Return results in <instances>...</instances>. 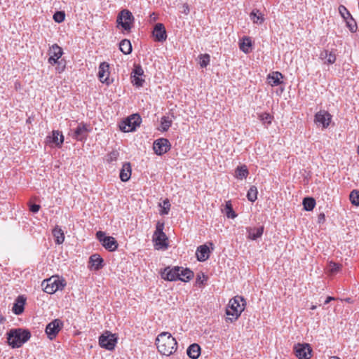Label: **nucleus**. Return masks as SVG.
I'll return each instance as SVG.
<instances>
[{
	"mask_svg": "<svg viewBox=\"0 0 359 359\" xmlns=\"http://www.w3.org/2000/svg\"><path fill=\"white\" fill-rule=\"evenodd\" d=\"M156 345L159 353L167 356L173 354L177 349L176 339L168 332H161L158 335Z\"/></svg>",
	"mask_w": 359,
	"mask_h": 359,
	"instance_id": "obj_1",
	"label": "nucleus"
},
{
	"mask_svg": "<svg viewBox=\"0 0 359 359\" xmlns=\"http://www.w3.org/2000/svg\"><path fill=\"white\" fill-rule=\"evenodd\" d=\"M7 335L8 343L12 348L20 347L31 337L30 332L22 328L11 329Z\"/></svg>",
	"mask_w": 359,
	"mask_h": 359,
	"instance_id": "obj_2",
	"label": "nucleus"
},
{
	"mask_svg": "<svg viewBox=\"0 0 359 359\" xmlns=\"http://www.w3.org/2000/svg\"><path fill=\"white\" fill-rule=\"evenodd\" d=\"M245 305V300L241 296H236L229 300L226 314L232 316V318H229L231 322L238 318L244 311Z\"/></svg>",
	"mask_w": 359,
	"mask_h": 359,
	"instance_id": "obj_3",
	"label": "nucleus"
},
{
	"mask_svg": "<svg viewBox=\"0 0 359 359\" xmlns=\"http://www.w3.org/2000/svg\"><path fill=\"white\" fill-rule=\"evenodd\" d=\"M65 285L66 282L64 279L60 280L55 276L44 280L41 283L43 291L48 294H53L57 290H62Z\"/></svg>",
	"mask_w": 359,
	"mask_h": 359,
	"instance_id": "obj_4",
	"label": "nucleus"
},
{
	"mask_svg": "<svg viewBox=\"0 0 359 359\" xmlns=\"http://www.w3.org/2000/svg\"><path fill=\"white\" fill-rule=\"evenodd\" d=\"M163 229L164 223L158 222L152 238L156 249H167L168 247V237L163 232Z\"/></svg>",
	"mask_w": 359,
	"mask_h": 359,
	"instance_id": "obj_5",
	"label": "nucleus"
},
{
	"mask_svg": "<svg viewBox=\"0 0 359 359\" xmlns=\"http://www.w3.org/2000/svg\"><path fill=\"white\" fill-rule=\"evenodd\" d=\"M96 238L109 252H114L118 248V244L116 240L112 236H106L104 231H97L96 233Z\"/></svg>",
	"mask_w": 359,
	"mask_h": 359,
	"instance_id": "obj_6",
	"label": "nucleus"
},
{
	"mask_svg": "<svg viewBox=\"0 0 359 359\" xmlns=\"http://www.w3.org/2000/svg\"><path fill=\"white\" fill-rule=\"evenodd\" d=\"M142 118L137 114H133L126 118L119 126L120 130L124 133L134 131L141 123Z\"/></svg>",
	"mask_w": 359,
	"mask_h": 359,
	"instance_id": "obj_7",
	"label": "nucleus"
},
{
	"mask_svg": "<svg viewBox=\"0 0 359 359\" xmlns=\"http://www.w3.org/2000/svg\"><path fill=\"white\" fill-rule=\"evenodd\" d=\"M133 22L134 17L132 13L127 9L121 11L117 16L116 22L118 25H121L124 30H130Z\"/></svg>",
	"mask_w": 359,
	"mask_h": 359,
	"instance_id": "obj_8",
	"label": "nucleus"
},
{
	"mask_svg": "<svg viewBox=\"0 0 359 359\" xmlns=\"http://www.w3.org/2000/svg\"><path fill=\"white\" fill-rule=\"evenodd\" d=\"M117 343V337L115 334H111L109 331L104 332L99 337V344L102 348L107 350H114Z\"/></svg>",
	"mask_w": 359,
	"mask_h": 359,
	"instance_id": "obj_9",
	"label": "nucleus"
},
{
	"mask_svg": "<svg viewBox=\"0 0 359 359\" xmlns=\"http://www.w3.org/2000/svg\"><path fill=\"white\" fill-rule=\"evenodd\" d=\"M294 352L299 359H309L311 357L312 348L309 344H297L294 346Z\"/></svg>",
	"mask_w": 359,
	"mask_h": 359,
	"instance_id": "obj_10",
	"label": "nucleus"
},
{
	"mask_svg": "<svg viewBox=\"0 0 359 359\" xmlns=\"http://www.w3.org/2000/svg\"><path fill=\"white\" fill-rule=\"evenodd\" d=\"M171 145L168 139L159 138L154 142L153 149L158 156H161L170 149Z\"/></svg>",
	"mask_w": 359,
	"mask_h": 359,
	"instance_id": "obj_11",
	"label": "nucleus"
},
{
	"mask_svg": "<svg viewBox=\"0 0 359 359\" xmlns=\"http://www.w3.org/2000/svg\"><path fill=\"white\" fill-rule=\"evenodd\" d=\"M63 326V323L60 319H55L49 323L46 327V333L50 339H54Z\"/></svg>",
	"mask_w": 359,
	"mask_h": 359,
	"instance_id": "obj_12",
	"label": "nucleus"
},
{
	"mask_svg": "<svg viewBox=\"0 0 359 359\" xmlns=\"http://www.w3.org/2000/svg\"><path fill=\"white\" fill-rule=\"evenodd\" d=\"M331 119L332 116L330 114L325 110H320L315 115L316 123L321 125L324 128H326L329 126Z\"/></svg>",
	"mask_w": 359,
	"mask_h": 359,
	"instance_id": "obj_13",
	"label": "nucleus"
},
{
	"mask_svg": "<svg viewBox=\"0 0 359 359\" xmlns=\"http://www.w3.org/2000/svg\"><path fill=\"white\" fill-rule=\"evenodd\" d=\"M181 271V267L175 266L174 268L170 269L169 267L165 268L161 273V276L163 279L167 280L168 281H174L177 280H180V271Z\"/></svg>",
	"mask_w": 359,
	"mask_h": 359,
	"instance_id": "obj_14",
	"label": "nucleus"
},
{
	"mask_svg": "<svg viewBox=\"0 0 359 359\" xmlns=\"http://www.w3.org/2000/svg\"><path fill=\"white\" fill-rule=\"evenodd\" d=\"M109 66L108 63L103 62L100 63L99 66V72H98V77L100 81L102 83H104L107 85H109L112 81H110L109 79Z\"/></svg>",
	"mask_w": 359,
	"mask_h": 359,
	"instance_id": "obj_15",
	"label": "nucleus"
},
{
	"mask_svg": "<svg viewBox=\"0 0 359 359\" xmlns=\"http://www.w3.org/2000/svg\"><path fill=\"white\" fill-rule=\"evenodd\" d=\"M89 130L84 123H81L76 127L74 132L73 138L77 141H83L86 140Z\"/></svg>",
	"mask_w": 359,
	"mask_h": 359,
	"instance_id": "obj_16",
	"label": "nucleus"
},
{
	"mask_svg": "<svg viewBox=\"0 0 359 359\" xmlns=\"http://www.w3.org/2000/svg\"><path fill=\"white\" fill-rule=\"evenodd\" d=\"M153 35L155 40L158 42L165 41L167 39V34L165 28L162 23H157L155 25Z\"/></svg>",
	"mask_w": 359,
	"mask_h": 359,
	"instance_id": "obj_17",
	"label": "nucleus"
},
{
	"mask_svg": "<svg viewBox=\"0 0 359 359\" xmlns=\"http://www.w3.org/2000/svg\"><path fill=\"white\" fill-rule=\"evenodd\" d=\"M49 55L50 57L48 58V62L51 65H55L61 57L62 55V49L57 44H53L50 48Z\"/></svg>",
	"mask_w": 359,
	"mask_h": 359,
	"instance_id": "obj_18",
	"label": "nucleus"
},
{
	"mask_svg": "<svg viewBox=\"0 0 359 359\" xmlns=\"http://www.w3.org/2000/svg\"><path fill=\"white\" fill-rule=\"evenodd\" d=\"M26 302V298L20 295L17 297L13 304L12 311L15 315H20L25 310V304Z\"/></svg>",
	"mask_w": 359,
	"mask_h": 359,
	"instance_id": "obj_19",
	"label": "nucleus"
},
{
	"mask_svg": "<svg viewBox=\"0 0 359 359\" xmlns=\"http://www.w3.org/2000/svg\"><path fill=\"white\" fill-rule=\"evenodd\" d=\"M210 249L207 245H202L197 248L196 255L199 262H204L210 257Z\"/></svg>",
	"mask_w": 359,
	"mask_h": 359,
	"instance_id": "obj_20",
	"label": "nucleus"
},
{
	"mask_svg": "<svg viewBox=\"0 0 359 359\" xmlns=\"http://www.w3.org/2000/svg\"><path fill=\"white\" fill-rule=\"evenodd\" d=\"M248 238L255 241L260 238L264 233V226L259 227H248L247 228Z\"/></svg>",
	"mask_w": 359,
	"mask_h": 359,
	"instance_id": "obj_21",
	"label": "nucleus"
},
{
	"mask_svg": "<svg viewBox=\"0 0 359 359\" xmlns=\"http://www.w3.org/2000/svg\"><path fill=\"white\" fill-rule=\"evenodd\" d=\"M319 58L325 60V63L332 65L336 61V55L333 52H329L327 50H323L319 55Z\"/></svg>",
	"mask_w": 359,
	"mask_h": 359,
	"instance_id": "obj_22",
	"label": "nucleus"
},
{
	"mask_svg": "<svg viewBox=\"0 0 359 359\" xmlns=\"http://www.w3.org/2000/svg\"><path fill=\"white\" fill-rule=\"evenodd\" d=\"M131 176V166L130 163H126L123 165L120 172V179L122 182H127Z\"/></svg>",
	"mask_w": 359,
	"mask_h": 359,
	"instance_id": "obj_23",
	"label": "nucleus"
},
{
	"mask_svg": "<svg viewBox=\"0 0 359 359\" xmlns=\"http://www.w3.org/2000/svg\"><path fill=\"white\" fill-rule=\"evenodd\" d=\"M187 353L189 358L197 359L201 354L200 346L198 344H191L187 350Z\"/></svg>",
	"mask_w": 359,
	"mask_h": 359,
	"instance_id": "obj_24",
	"label": "nucleus"
},
{
	"mask_svg": "<svg viewBox=\"0 0 359 359\" xmlns=\"http://www.w3.org/2000/svg\"><path fill=\"white\" fill-rule=\"evenodd\" d=\"M49 141L55 144L56 146L60 147L64 142V136L58 130H53L52 135L48 136Z\"/></svg>",
	"mask_w": 359,
	"mask_h": 359,
	"instance_id": "obj_25",
	"label": "nucleus"
},
{
	"mask_svg": "<svg viewBox=\"0 0 359 359\" xmlns=\"http://www.w3.org/2000/svg\"><path fill=\"white\" fill-rule=\"evenodd\" d=\"M283 79V75L278 72H274L271 75L268 76L269 83L271 86H276L281 83L280 79Z\"/></svg>",
	"mask_w": 359,
	"mask_h": 359,
	"instance_id": "obj_26",
	"label": "nucleus"
},
{
	"mask_svg": "<svg viewBox=\"0 0 359 359\" xmlns=\"http://www.w3.org/2000/svg\"><path fill=\"white\" fill-rule=\"evenodd\" d=\"M103 262V259L98 254H93L90 257V263H91L92 266H93L95 270H99L102 267Z\"/></svg>",
	"mask_w": 359,
	"mask_h": 359,
	"instance_id": "obj_27",
	"label": "nucleus"
},
{
	"mask_svg": "<svg viewBox=\"0 0 359 359\" xmlns=\"http://www.w3.org/2000/svg\"><path fill=\"white\" fill-rule=\"evenodd\" d=\"M249 172L245 165L238 166L235 170V177L239 180L246 178Z\"/></svg>",
	"mask_w": 359,
	"mask_h": 359,
	"instance_id": "obj_28",
	"label": "nucleus"
},
{
	"mask_svg": "<svg viewBox=\"0 0 359 359\" xmlns=\"http://www.w3.org/2000/svg\"><path fill=\"white\" fill-rule=\"evenodd\" d=\"M194 277V272L189 269H182L180 271V280L183 282H188Z\"/></svg>",
	"mask_w": 359,
	"mask_h": 359,
	"instance_id": "obj_29",
	"label": "nucleus"
},
{
	"mask_svg": "<svg viewBox=\"0 0 359 359\" xmlns=\"http://www.w3.org/2000/svg\"><path fill=\"white\" fill-rule=\"evenodd\" d=\"M119 49L125 55L130 54L132 52V45L129 40L123 39L119 43Z\"/></svg>",
	"mask_w": 359,
	"mask_h": 359,
	"instance_id": "obj_30",
	"label": "nucleus"
},
{
	"mask_svg": "<svg viewBox=\"0 0 359 359\" xmlns=\"http://www.w3.org/2000/svg\"><path fill=\"white\" fill-rule=\"evenodd\" d=\"M223 211L228 218L234 219L237 216L233 209L231 201L226 202Z\"/></svg>",
	"mask_w": 359,
	"mask_h": 359,
	"instance_id": "obj_31",
	"label": "nucleus"
},
{
	"mask_svg": "<svg viewBox=\"0 0 359 359\" xmlns=\"http://www.w3.org/2000/svg\"><path fill=\"white\" fill-rule=\"evenodd\" d=\"M304 209L306 211H311L315 208L316 201L312 197H306L303 200Z\"/></svg>",
	"mask_w": 359,
	"mask_h": 359,
	"instance_id": "obj_32",
	"label": "nucleus"
},
{
	"mask_svg": "<svg viewBox=\"0 0 359 359\" xmlns=\"http://www.w3.org/2000/svg\"><path fill=\"white\" fill-rule=\"evenodd\" d=\"M250 18L253 22L256 24L260 25L264 20L263 15L258 10H253L250 13Z\"/></svg>",
	"mask_w": 359,
	"mask_h": 359,
	"instance_id": "obj_33",
	"label": "nucleus"
},
{
	"mask_svg": "<svg viewBox=\"0 0 359 359\" xmlns=\"http://www.w3.org/2000/svg\"><path fill=\"white\" fill-rule=\"evenodd\" d=\"M53 234L54 237L55 238V242L57 244H61L64 242L65 240V236L63 231L58 227H56L53 231Z\"/></svg>",
	"mask_w": 359,
	"mask_h": 359,
	"instance_id": "obj_34",
	"label": "nucleus"
},
{
	"mask_svg": "<svg viewBox=\"0 0 359 359\" xmlns=\"http://www.w3.org/2000/svg\"><path fill=\"white\" fill-rule=\"evenodd\" d=\"M344 20L349 31L352 33L355 32L357 30V24L352 15H351L350 16L346 17V19Z\"/></svg>",
	"mask_w": 359,
	"mask_h": 359,
	"instance_id": "obj_35",
	"label": "nucleus"
},
{
	"mask_svg": "<svg viewBox=\"0 0 359 359\" xmlns=\"http://www.w3.org/2000/svg\"><path fill=\"white\" fill-rule=\"evenodd\" d=\"M172 123V119L169 116H163L161 119V130L165 132L167 131L169 128L171 126Z\"/></svg>",
	"mask_w": 359,
	"mask_h": 359,
	"instance_id": "obj_36",
	"label": "nucleus"
},
{
	"mask_svg": "<svg viewBox=\"0 0 359 359\" xmlns=\"http://www.w3.org/2000/svg\"><path fill=\"white\" fill-rule=\"evenodd\" d=\"M252 46V42L250 38L247 37L240 43V49L245 53H248L250 51V47Z\"/></svg>",
	"mask_w": 359,
	"mask_h": 359,
	"instance_id": "obj_37",
	"label": "nucleus"
},
{
	"mask_svg": "<svg viewBox=\"0 0 359 359\" xmlns=\"http://www.w3.org/2000/svg\"><path fill=\"white\" fill-rule=\"evenodd\" d=\"M257 189L255 186L250 187L247 194L248 199L251 202H255L257 198Z\"/></svg>",
	"mask_w": 359,
	"mask_h": 359,
	"instance_id": "obj_38",
	"label": "nucleus"
},
{
	"mask_svg": "<svg viewBox=\"0 0 359 359\" xmlns=\"http://www.w3.org/2000/svg\"><path fill=\"white\" fill-rule=\"evenodd\" d=\"M349 198L351 203L355 206H359V191L354 189L349 195Z\"/></svg>",
	"mask_w": 359,
	"mask_h": 359,
	"instance_id": "obj_39",
	"label": "nucleus"
},
{
	"mask_svg": "<svg viewBox=\"0 0 359 359\" xmlns=\"http://www.w3.org/2000/svg\"><path fill=\"white\" fill-rule=\"evenodd\" d=\"M210 57L208 54H201L200 55V66L202 68L206 67L210 63Z\"/></svg>",
	"mask_w": 359,
	"mask_h": 359,
	"instance_id": "obj_40",
	"label": "nucleus"
},
{
	"mask_svg": "<svg viewBox=\"0 0 359 359\" xmlns=\"http://www.w3.org/2000/svg\"><path fill=\"white\" fill-rule=\"evenodd\" d=\"M119 156V153L118 151H112L109 153L106 156V161L108 163H111L113 161H116Z\"/></svg>",
	"mask_w": 359,
	"mask_h": 359,
	"instance_id": "obj_41",
	"label": "nucleus"
},
{
	"mask_svg": "<svg viewBox=\"0 0 359 359\" xmlns=\"http://www.w3.org/2000/svg\"><path fill=\"white\" fill-rule=\"evenodd\" d=\"M65 14L63 11H57L53 15V20L56 22H62L65 20Z\"/></svg>",
	"mask_w": 359,
	"mask_h": 359,
	"instance_id": "obj_42",
	"label": "nucleus"
},
{
	"mask_svg": "<svg viewBox=\"0 0 359 359\" xmlns=\"http://www.w3.org/2000/svg\"><path fill=\"white\" fill-rule=\"evenodd\" d=\"M170 209V203L168 199H165L163 202L162 210H161V215H168Z\"/></svg>",
	"mask_w": 359,
	"mask_h": 359,
	"instance_id": "obj_43",
	"label": "nucleus"
},
{
	"mask_svg": "<svg viewBox=\"0 0 359 359\" xmlns=\"http://www.w3.org/2000/svg\"><path fill=\"white\" fill-rule=\"evenodd\" d=\"M339 13L344 20L346 19V17L351 15V13L344 5H340L338 8Z\"/></svg>",
	"mask_w": 359,
	"mask_h": 359,
	"instance_id": "obj_44",
	"label": "nucleus"
},
{
	"mask_svg": "<svg viewBox=\"0 0 359 359\" xmlns=\"http://www.w3.org/2000/svg\"><path fill=\"white\" fill-rule=\"evenodd\" d=\"M140 76H132L131 78L133 79L132 82L137 87L142 86L143 83L144 82V80L140 78Z\"/></svg>",
	"mask_w": 359,
	"mask_h": 359,
	"instance_id": "obj_45",
	"label": "nucleus"
},
{
	"mask_svg": "<svg viewBox=\"0 0 359 359\" xmlns=\"http://www.w3.org/2000/svg\"><path fill=\"white\" fill-rule=\"evenodd\" d=\"M341 268V265L339 264H337L335 262H331L330 263V270L331 273H337L338 272Z\"/></svg>",
	"mask_w": 359,
	"mask_h": 359,
	"instance_id": "obj_46",
	"label": "nucleus"
},
{
	"mask_svg": "<svg viewBox=\"0 0 359 359\" xmlns=\"http://www.w3.org/2000/svg\"><path fill=\"white\" fill-rule=\"evenodd\" d=\"M133 76H142L144 74V71L140 65H135L133 70Z\"/></svg>",
	"mask_w": 359,
	"mask_h": 359,
	"instance_id": "obj_47",
	"label": "nucleus"
},
{
	"mask_svg": "<svg viewBox=\"0 0 359 359\" xmlns=\"http://www.w3.org/2000/svg\"><path fill=\"white\" fill-rule=\"evenodd\" d=\"M207 277L204 275V273L198 274L196 278V284L198 285H203V281L206 280Z\"/></svg>",
	"mask_w": 359,
	"mask_h": 359,
	"instance_id": "obj_48",
	"label": "nucleus"
},
{
	"mask_svg": "<svg viewBox=\"0 0 359 359\" xmlns=\"http://www.w3.org/2000/svg\"><path fill=\"white\" fill-rule=\"evenodd\" d=\"M41 206L38 204H31L29 205V210L33 213H36L40 210Z\"/></svg>",
	"mask_w": 359,
	"mask_h": 359,
	"instance_id": "obj_49",
	"label": "nucleus"
},
{
	"mask_svg": "<svg viewBox=\"0 0 359 359\" xmlns=\"http://www.w3.org/2000/svg\"><path fill=\"white\" fill-rule=\"evenodd\" d=\"M260 117H261V119H262V121H266V122H268L269 123H271V116H270L269 114H262V115L260 116Z\"/></svg>",
	"mask_w": 359,
	"mask_h": 359,
	"instance_id": "obj_50",
	"label": "nucleus"
},
{
	"mask_svg": "<svg viewBox=\"0 0 359 359\" xmlns=\"http://www.w3.org/2000/svg\"><path fill=\"white\" fill-rule=\"evenodd\" d=\"M182 8V13H184L185 15H188L190 12L189 5L187 4H183Z\"/></svg>",
	"mask_w": 359,
	"mask_h": 359,
	"instance_id": "obj_51",
	"label": "nucleus"
},
{
	"mask_svg": "<svg viewBox=\"0 0 359 359\" xmlns=\"http://www.w3.org/2000/svg\"><path fill=\"white\" fill-rule=\"evenodd\" d=\"M325 215L323 213H320L319 215H318V222L320 223V222H323L325 221Z\"/></svg>",
	"mask_w": 359,
	"mask_h": 359,
	"instance_id": "obj_52",
	"label": "nucleus"
},
{
	"mask_svg": "<svg viewBox=\"0 0 359 359\" xmlns=\"http://www.w3.org/2000/svg\"><path fill=\"white\" fill-rule=\"evenodd\" d=\"M334 298L332 297H327L326 300L325 301V304H329L332 300H334Z\"/></svg>",
	"mask_w": 359,
	"mask_h": 359,
	"instance_id": "obj_53",
	"label": "nucleus"
},
{
	"mask_svg": "<svg viewBox=\"0 0 359 359\" xmlns=\"http://www.w3.org/2000/svg\"><path fill=\"white\" fill-rule=\"evenodd\" d=\"M6 321V318L0 313V323H3Z\"/></svg>",
	"mask_w": 359,
	"mask_h": 359,
	"instance_id": "obj_54",
	"label": "nucleus"
},
{
	"mask_svg": "<svg viewBox=\"0 0 359 359\" xmlns=\"http://www.w3.org/2000/svg\"><path fill=\"white\" fill-rule=\"evenodd\" d=\"M330 359H340V358L337 356H332L330 358Z\"/></svg>",
	"mask_w": 359,
	"mask_h": 359,
	"instance_id": "obj_55",
	"label": "nucleus"
},
{
	"mask_svg": "<svg viewBox=\"0 0 359 359\" xmlns=\"http://www.w3.org/2000/svg\"><path fill=\"white\" fill-rule=\"evenodd\" d=\"M210 245H211L212 250L214 249V245L212 243H210Z\"/></svg>",
	"mask_w": 359,
	"mask_h": 359,
	"instance_id": "obj_56",
	"label": "nucleus"
},
{
	"mask_svg": "<svg viewBox=\"0 0 359 359\" xmlns=\"http://www.w3.org/2000/svg\"><path fill=\"white\" fill-rule=\"evenodd\" d=\"M316 309V306H312L311 308V309H312V310H314Z\"/></svg>",
	"mask_w": 359,
	"mask_h": 359,
	"instance_id": "obj_57",
	"label": "nucleus"
},
{
	"mask_svg": "<svg viewBox=\"0 0 359 359\" xmlns=\"http://www.w3.org/2000/svg\"><path fill=\"white\" fill-rule=\"evenodd\" d=\"M357 153L359 155V145L358 146V148H357Z\"/></svg>",
	"mask_w": 359,
	"mask_h": 359,
	"instance_id": "obj_58",
	"label": "nucleus"
},
{
	"mask_svg": "<svg viewBox=\"0 0 359 359\" xmlns=\"http://www.w3.org/2000/svg\"><path fill=\"white\" fill-rule=\"evenodd\" d=\"M350 300H351V299H350V298H347V299H346V302H350Z\"/></svg>",
	"mask_w": 359,
	"mask_h": 359,
	"instance_id": "obj_59",
	"label": "nucleus"
}]
</instances>
